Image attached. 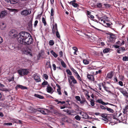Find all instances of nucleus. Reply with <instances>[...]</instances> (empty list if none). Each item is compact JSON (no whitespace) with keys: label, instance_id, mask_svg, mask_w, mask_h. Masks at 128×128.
Masks as SVG:
<instances>
[{"label":"nucleus","instance_id":"nucleus-1","mask_svg":"<svg viewBox=\"0 0 128 128\" xmlns=\"http://www.w3.org/2000/svg\"><path fill=\"white\" fill-rule=\"evenodd\" d=\"M30 34L25 32H20L18 35L17 40L18 42L22 44L29 36Z\"/></svg>","mask_w":128,"mask_h":128},{"label":"nucleus","instance_id":"nucleus-2","mask_svg":"<svg viewBox=\"0 0 128 128\" xmlns=\"http://www.w3.org/2000/svg\"><path fill=\"white\" fill-rule=\"evenodd\" d=\"M68 82L70 86L73 87L74 86V84H77V82L74 77L72 76H69L68 78Z\"/></svg>","mask_w":128,"mask_h":128},{"label":"nucleus","instance_id":"nucleus-3","mask_svg":"<svg viewBox=\"0 0 128 128\" xmlns=\"http://www.w3.org/2000/svg\"><path fill=\"white\" fill-rule=\"evenodd\" d=\"M33 40L31 35L29 36L22 44L24 45H29L32 43Z\"/></svg>","mask_w":128,"mask_h":128},{"label":"nucleus","instance_id":"nucleus-4","mask_svg":"<svg viewBox=\"0 0 128 128\" xmlns=\"http://www.w3.org/2000/svg\"><path fill=\"white\" fill-rule=\"evenodd\" d=\"M18 33L15 30H12L9 32V35L12 38H15L16 37L18 38Z\"/></svg>","mask_w":128,"mask_h":128},{"label":"nucleus","instance_id":"nucleus-5","mask_svg":"<svg viewBox=\"0 0 128 128\" xmlns=\"http://www.w3.org/2000/svg\"><path fill=\"white\" fill-rule=\"evenodd\" d=\"M18 72L22 76L27 74L29 72L26 69L20 70H18Z\"/></svg>","mask_w":128,"mask_h":128},{"label":"nucleus","instance_id":"nucleus-6","mask_svg":"<svg viewBox=\"0 0 128 128\" xmlns=\"http://www.w3.org/2000/svg\"><path fill=\"white\" fill-rule=\"evenodd\" d=\"M38 110L44 114H47L50 112L49 110L46 109H41L38 108Z\"/></svg>","mask_w":128,"mask_h":128},{"label":"nucleus","instance_id":"nucleus-7","mask_svg":"<svg viewBox=\"0 0 128 128\" xmlns=\"http://www.w3.org/2000/svg\"><path fill=\"white\" fill-rule=\"evenodd\" d=\"M122 115V113H120L119 114L118 117V119L121 122L123 121H125V120L126 119V116H122L120 117V116Z\"/></svg>","mask_w":128,"mask_h":128},{"label":"nucleus","instance_id":"nucleus-8","mask_svg":"<svg viewBox=\"0 0 128 128\" xmlns=\"http://www.w3.org/2000/svg\"><path fill=\"white\" fill-rule=\"evenodd\" d=\"M52 32L54 34L55 32L58 31L57 26L56 24L55 23L53 24V27L52 29Z\"/></svg>","mask_w":128,"mask_h":128},{"label":"nucleus","instance_id":"nucleus-9","mask_svg":"<svg viewBox=\"0 0 128 128\" xmlns=\"http://www.w3.org/2000/svg\"><path fill=\"white\" fill-rule=\"evenodd\" d=\"M27 10H22L20 12L21 15L23 16H26L30 14Z\"/></svg>","mask_w":128,"mask_h":128},{"label":"nucleus","instance_id":"nucleus-10","mask_svg":"<svg viewBox=\"0 0 128 128\" xmlns=\"http://www.w3.org/2000/svg\"><path fill=\"white\" fill-rule=\"evenodd\" d=\"M34 80L36 82H39L40 81V77L37 74H34Z\"/></svg>","mask_w":128,"mask_h":128},{"label":"nucleus","instance_id":"nucleus-11","mask_svg":"<svg viewBox=\"0 0 128 128\" xmlns=\"http://www.w3.org/2000/svg\"><path fill=\"white\" fill-rule=\"evenodd\" d=\"M7 14V12L6 11L3 10L0 13V18H2L4 17Z\"/></svg>","mask_w":128,"mask_h":128},{"label":"nucleus","instance_id":"nucleus-12","mask_svg":"<svg viewBox=\"0 0 128 128\" xmlns=\"http://www.w3.org/2000/svg\"><path fill=\"white\" fill-rule=\"evenodd\" d=\"M76 98L78 101H80L81 104H82L85 101V100L84 98H82V100H81L80 96H75Z\"/></svg>","mask_w":128,"mask_h":128},{"label":"nucleus","instance_id":"nucleus-13","mask_svg":"<svg viewBox=\"0 0 128 128\" xmlns=\"http://www.w3.org/2000/svg\"><path fill=\"white\" fill-rule=\"evenodd\" d=\"M46 89L47 92L51 93L52 92V88L50 86V85L48 84V85Z\"/></svg>","mask_w":128,"mask_h":128},{"label":"nucleus","instance_id":"nucleus-14","mask_svg":"<svg viewBox=\"0 0 128 128\" xmlns=\"http://www.w3.org/2000/svg\"><path fill=\"white\" fill-rule=\"evenodd\" d=\"M87 77L90 80L94 81V77L92 75L88 74L87 75Z\"/></svg>","mask_w":128,"mask_h":128},{"label":"nucleus","instance_id":"nucleus-15","mask_svg":"<svg viewBox=\"0 0 128 128\" xmlns=\"http://www.w3.org/2000/svg\"><path fill=\"white\" fill-rule=\"evenodd\" d=\"M16 89L18 88H20L23 90L27 89V87L19 84L17 85L16 87Z\"/></svg>","mask_w":128,"mask_h":128},{"label":"nucleus","instance_id":"nucleus-16","mask_svg":"<svg viewBox=\"0 0 128 128\" xmlns=\"http://www.w3.org/2000/svg\"><path fill=\"white\" fill-rule=\"evenodd\" d=\"M32 20H30L29 22L28 25V28L30 30L32 29Z\"/></svg>","mask_w":128,"mask_h":128},{"label":"nucleus","instance_id":"nucleus-17","mask_svg":"<svg viewBox=\"0 0 128 128\" xmlns=\"http://www.w3.org/2000/svg\"><path fill=\"white\" fill-rule=\"evenodd\" d=\"M6 25L3 22L0 23V28L2 30H4L6 28Z\"/></svg>","mask_w":128,"mask_h":128},{"label":"nucleus","instance_id":"nucleus-18","mask_svg":"<svg viewBox=\"0 0 128 128\" xmlns=\"http://www.w3.org/2000/svg\"><path fill=\"white\" fill-rule=\"evenodd\" d=\"M113 76V72H111L108 73L107 74L106 77L108 78H111Z\"/></svg>","mask_w":128,"mask_h":128},{"label":"nucleus","instance_id":"nucleus-19","mask_svg":"<svg viewBox=\"0 0 128 128\" xmlns=\"http://www.w3.org/2000/svg\"><path fill=\"white\" fill-rule=\"evenodd\" d=\"M10 2L12 4H16L18 3L19 2V0H9Z\"/></svg>","mask_w":128,"mask_h":128},{"label":"nucleus","instance_id":"nucleus-20","mask_svg":"<svg viewBox=\"0 0 128 128\" xmlns=\"http://www.w3.org/2000/svg\"><path fill=\"white\" fill-rule=\"evenodd\" d=\"M76 0H74L73 1H71L70 2V4L72 5L75 8L76 7L78 6V5L77 3H75Z\"/></svg>","mask_w":128,"mask_h":128},{"label":"nucleus","instance_id":"nucleus-21","mask_svg":"<svg viewBox=\"0 0 128 128\" xmlns=\"http://www.w3.org/2000/svg\"><path fill=\"white\" fill-rule=\"evenodd\" d=\"M124 50L125 49L124 47L120 48L117 50V52L118 53H120L121 51L123 52Z\"/></svg>","mask_w":128,"mask_h":128},{"label":"nucleus","instance_id":"nucleus-22","mask_svg":"<svg viewBox=\"0 0 128 128\" xmlns=\"http://www.w3.org/2000/svg\"><path fill=\"white\" fill-rule=\"evenodd\" d=\"M102 86L104 90L107 92H110L109 88L106 87L104 85L102 84Z\"/></svg>","mask_w":128,"mask_h":128},{"label":"nucleus","instance_id":"nucleus-23","mask_svg":"<svg viewBox=\"0 0 128 128\" xmlns=\"http://www.w3.org/2000/svg\"><path fill=\"white\" fill-rule=\"evenodd\" d=\"M110 40L111 41L113 39H114L115 38V36L112 34H110Z\"/></svg>","mask_w":128,"mask_h":128},{"label":"nucleus","instance_id":"nucleus-24","mask_svg":"<svg viewBox=\"0 0 128 128\" xmlns=\"http://www.w3.org/2000/svg\"><path fill=\"white\" fill-rule=\"evenodd\" d=\"M121 92L124 95H125V96H128V94L127 92L123 90L122 89H121Z\"/></svg>","mask_w":128,"mask_h":128},{"label":"nucleus","instance_id":"nucleus-25","mask_svg":"<svg viewBox=\"0 0 128 128\" xmlns=\"http://www.w3.org/2000/svg\"><path fill=\"white\" fill-rule=\"evenodd\" d=\"M61 64L62 66L64 68H66V65L64 62L62 60H60Z\"/></svg>","mask_w":128,"mask_h":128},{"label":"nucleus","instance_id":"nucleus-26","mask_svg":"<svg viewBox=\"0 0 128 128\" xmlns=\"http://www.w3.org/2000/svg\"><path fill=\"white\" fill-rule=\"evenodd\" d=\"M54 10L53 8H52L51 10V16H53L54 15Z\"/></svg>","mask_w":128,"mask_h":128},{"label":"nucleus","instance_id":"nucleus-27","mask_svg":"<svg viewBox=\"0 0 128 128\" xmlns=\"http://www.w3.org/2000/svg\"><path fill=\"white\" fill-rule=\"evenodd\" d=\"M50 52L56 58L57 57V55L53 50H51Z\"/></svg>","mask_w":128,"mask_h":128},{"label":"nucleus","instance_id":"nucleus-28","mask_svg":"<svg viewBox=\"0 0 128 128\" xmlns=\"http://www.w3.org/2000/svg\"><path fill=\"white\" fill-rule=\"evenodd\" d=\"M46 65L48 66L47 67L48 68H50L51 69V67L50 64V61H48L46 63Z\"/></svg>","mask_w":128,"mask_h":128},{"label":"nucleus","instance_id":"nucleus-29","mask_svg":"<svg viewBox=\"0 0 128 128\" xmlns=\"http://www.w3.org/2000/svg\"><path fill=\"white\" fill-rule=\"evenodd\" d=\"M58 89L57 90V92L60 95L61 94V92H60V86L58 85Z\"/></svg>","mask_w":128,"mask_h":128},{"label":"nucleus","instance_id":"nucleus-30","mask_svg":"<svg viewBox=\"0 0 128 128\" xmlns=\"http://www.w3.org/2000/svg\"><path fill=\"white\" fill-rule=\"evenodd\" d=\"M122 60L123 61H128V57L125 56H124L122 59Z\"/></svg>","mask_w":128,"mask_h":128},{"label":"nucleus","instance_id":"nucleus-31","mask_svg":"<svg viewBox=\"0 0 128 128\" xmlns=\"http://www.w3.org/2000/svg\"><path fill=\"white\" fill-rule=\"evenodd\" d=\"M54 44V41L53 40H50L49 41V44L50 45L52 46Z\"/></svg>","mask_w":128,"mask_h":128},{"label":"nucleus","instance_id":"nucleus-32","mask_svg":"<svg viewBox=\"0 0 128 128\" xmlns=\"http://www.w3.org/2000/svg\"><path fill=\"white\" fill-rule=\"evenodd\" d=\"M83 62L84 64H88L89 62L88 60H83Z\"/></svg>","mask_w":128,"mask_h":128},{"label":"nucleus","instance_id":"nucleus-33","mask_svg":"<svg viewBox=\"0 0 128 128\" xmlns=\"http://www.w3.org/2000/svg\"><path fill=\"white\" fill-rule=\"evenodd\" d=\"M110 49L109 48H106L103 50V52L104 53H106L108 52L109 51Z\"/></svg>","mask_w":128,"mask_h":128},{"label":"nucleus","instance_id":"nucleus-34","mask_svg":"<svg viewBox=\"0 0 128 128\" xmlns=\"http://www.w3.org/2000/svg\"><path fill=\"white\" fill-rule=\"evenodd\" d=\"M42 21L44 25L45 26L46 24V23L44 18V17H42Z\"/></svg>","mask_w":128,"mask_h":128},{"label":"nucleus","instance_id":"nucleus-35","mask_svg":"<svg viewBox=\"0 0 128 128\" xmlns=\"http://www.w3.org/2000/svg\"><path fill=\"white\" fill-rule=\"evenodd\" d=\"M97 102H98L102 104V105L105 104V102H103L102 100H97Z\"/></svg>","mask_w":128,"mask_h":128},{"label":"nucleus","instance_id":"nucleus-36","mask_svg":"<svg viewBox=\"0 0 128 128\" xmlns=\"http://www.w3.org/2000/svg\"><path fill=\"white\" fill-rule=\"evenodd\" d=\"M106 110H107L108 111L112 113H113L114 112V111L112 109L110 108H108V107H107V108H106Z\"/></svg>","mask_w":128,"mask_h":128},{"label":"nucleus","instance_id":"nucleus-37","mask_svg":"<svg viewBox=\"0 0 128 128\" xmlns=\"http://www.w3.org/2000/svg\"><path fill=\"white\" fill-rule=\"evenodd\" d=\"M84 94L86 96H90L88 94V92L86 90H84Z\"/></svg>","mask_w":128,"mask_h":128},{"label":"nucleus","instance_id":"nucleus-38","mask_svg":"<svg viewBox=\"0 0 128 128\" xmlns=\"http://www.w3.org/2000/svg\"><path fill=\"white\" fill-rule=\"evenodd\" d=\"M12 124L11 123H4L3 124V125L4 126H11Z\"/></svg>","mask_w":128,"mask_h":128},{"label":"nucleus","instance_id":"nucleus-39","mask_svg":"<svg viewBox=\"0 0 128 128\" xmlns=\"http://www.w3.org/2000/svg\"><path fill=\"white\" fill-rule=\"evenodd\" d=\"M66 72L69 75H71L72 74V73L70 70L68 69H67L66 70Z\"/></svg>","mask_w":128,"mask_h":128},{"label":"nucleus","instance_id":"nucleus-40","mask_svg":"<svg viewBox=\"0 0 128 128\" xmlns=\"http://www.w3.org/2000/svg\"><path fill=\"white\" fill-rule=\"evenodd\" d=\"M75 118L76 120H80V118L78 115H77L75 116Z\"/></svg>","mask_w":128,"mask_h":128},{"label":"nucleus","instance_id":"nucleus-41","mask_svg":"<svg viewBox=\"0 0 128 128\" xmlns=\"http://www.w3.org/2000/svg\"><path fill=\"white\" fill-rule=\"evenodd\" d=\"M56 33V35L57 37L58 38H60V36L59 34V33L58 32V31H57L55 32Z\"/></svg>","mask_w":128,"mask_h":128},{"label":"nucleus","instance_id":"nucleus-42","mask_svg":"<svg viewBox=\"0 0 128 128\" xmlns=\"http://www.w3.org/2000/svg\"><path fill=\"white\" fill-rule=\"evenodd\" d=\"M97 7L98 8H100L102 7V4L100 3H98L96 5Z\"/></svg>","mask_w":128,"mask_h":128},{"label":"nucleus","instance_id":"nucleus-43","mask_svg":"<svg viewBox=\"0 0 128 128\" xmlns=\"http://www.w3.org/2000/svg\"><path fill=\"white\" fill-rule=\"evenodd\" d=\"M48 82L46 81H44L42 84V85H47Z\"/></svg>","mask_w":128,"mask_h":128},{"label":"nucleus","instance_id":"nucleus-44","mask_svg":"<svg viewBox=\"0 0 128 128\" xmlns=\"http://www.w3.org/2000/svg\"><path fill=\"white\" fill-rule=\"evenodd\" d=\"M30 112H33L34 111V109L33 108L30 107Z\"/></svg>","mask_w":128,"mask_h":128},{"label":"nucleus","instance_id":"nucleus-45","mask_svg":"<svg viewBox=\"0 0 128 128\" xmlns=\"http://www.w3.org/2000/svg\"><path fill=\"white\" fill-rule=\"evenodd\" d=\"M44 76L46 80H47L48 79V76L47 74H44Z\"/></svg>","mask_w":128,"mask_h":128},{"label":"nucleus","instance_id":"nucleus-46","mask_svg":"<svg viewBox=\"0 0 128 128\" xmlns=\"http://www.w3.org/2000/svg\"><path fill=\"white\" fill-rule=\"evenodd\" d=\"M71 70H72V71H73V72L75 73V74H76L77 72L76 70H75L73 68H71Z\"/></svg>","mask_w":128,"mask_h":128},{"label":"nucleus","instance_id":"nucleus-47","mask_svg":"<svg viewBox=\"0 0 128 128\" xmlns=\"http://www.w3.org/2000/svg\"><path fill=\"white\" fill-rule=\"evenodd\" d=\"M38 22V21L37 20H36L35 21L34 24V26L35 27H36V26Z\"/></svg>","mask_w":128,"mask_h":128},{"label":"nucleus","instance_id":"nucleus-48","mask_svg":"<svg viewBox=\"0 0 128 128\" xmlns=\"http://www.w3.org/2000/svg\"><path fill=\"white\" fill-rule=\"evenodd\" d=\"M116 44H117L119 45V46H121V42H120L119 41H118L117 42H116Z\"/></svg>","mask_w":128,"mask_h":128},{"label":"nucleus","instance_id":"nucleus-49","mask_svg":"<svg viewBox=\"0 0 128 128\" xmlns=\"http://www.w3.org/2000/svg\"><path fill=\"white\" fill-rule=\"evenodd\" d=\"M14 80V78L13 77L12 78H9L8 80L9 82H10L11 81H13Z\"/></svg>","mask_w":128,"mask_h":128},{"label":"nucleus","instance_id":"nucleus-50","mask_svg":"<svg viewBox=\"0 0 128 128\" xmlns=\"http://www.w3.org/2000/svg\"><path fill=\"white\" fill-rule=\"evenodd\" d=\"M104 5L106 6V8H108L110 6V4H104Z\"/></svg>","mask_w":128,"mask_h":128},{"label":"nucleus","instance_id":"nucleus-51","mask_svg":"<svg viewBox=\"0 0 128 128\" xmlns=\"http://www.w3.org/2000/svg\"><path fill=\"white\" fill-rule=\"evenodd\" d=\"M99 20L100 22H99V23L100 24H101V23L102 22V21L103 20L102 19V18H100L99 19Z\"/></svg>","mask_w":128,"mask_h":128},{"label":"nucleus","instance_id":"nucleus-52","mask_svg":"<svg viewBox=\"0 0 128 128\" xmlns=\"http://www.w3.org/2000/svg\"><path fill=\"white\" fill-rule=\"evenodd\" d=\"M52 66L54 68V70H55L56 69V67L55 64H52Z\"/></svg>","mask_w":128,"mask_h":128},{"label":"nucleus","instance_id":"nucleus-53","mask_svg":"<svg viewBox=\"0 0 128 128\" xmlns=\"http://www.w3.org/2000/svg\"><path fill=\"white\" fill-rule=\"evenodd\" d=\"M90 102L91 105L92 106H94V101L93 100H91Z\"/></svg>","mask_w":128,"mask_h":128},{"label":"nucleus","instance_id":"nucleus-54","mask_svg":"<svg viewBox=\"0 0 128 128\" xmlns=\"http://www.w3.org/2000/svg\"><path fill=\"white\" fill-rule=\"evenodd\" d=\"M118 84L120 85L121 86H122L123 85V82L122 81H119L118 82Z\"/></svg>","mask_w":128,"mask_h":128},{"label":"nucleus","instance_id":"nucleus-55","mask_svg":"<svg viewBox=\"0 0 128 128\" xmlns=\"http://www.w3.org/2000/svg\"><path fill=\"white\" fill-rule=\"evenodd\" d=\"M88 16V18H94V16L91 14L90 15V16Z\"/></svg>","mask_w":128,"mask_h":128},{"label":"nucleus","instance_id":"nucleus-56","mask_svg":"<svg viewBox=\"0 0 128 128\" xmlns=\"http://www.w3.org/2000/svg\"><path fill=\"white\" fill-rule=\"evenodd\" d=\"M114 46L116 48H118L120 47L119 45H114Z\"/></svg>","mask_w":128,"mask_h":128},{"label":"nucleus","instance_id":"nucleus-57","mask_svg":"<svg viewBox=\"0 0 128 128\" xmlns=\"http://www.w3.org/2000/svg\"><path fill=\"white\" fill-rule=\"evenodd\" d=\"M5 87V86L4 85L0 83V88H3Z\"/></svg>","mask_w":128,"mask_h":128},{"label":"nucleus","instance_id":"nucleus-58","mask_svg":"<svg viewBox=\"0 0 128 128\" xmlns=\"http://www.w3.org/2000/svg\"><path fill=\"white\" fill-rule=\"evenodd\" d=\"M3 42L2 38L0 36V44L2 43Z\"/></svg>","mask_w":128,"mask_h":128},{"label":"nucleus","instance_id":"nucleus-59","mask_svg":"<svg viewBox=\"0 0 128 128\" xmlns=\"http://www.w3.org/2000/svg\"><path fill=\"white\" fill-rule=\"evenodd\" d=\"M72 49L74 50L75 51H77L78 50V48L75 47H74L72 48Z\"/></svg>","mask_w":128,"mask_h":128},{"label":"nucleus","instance_id":"nucleus-60","mask_svg":"<svg viewBox=\"0 0 128 128\" xmlns=\"http://www.w3.org/2000/svg\"><path fill=\"white\" fill-rule=\"evenodd\" d=\"M100 108L103 109H104L106 108L105 107L102 105H101L100 106Z\"/></svg>","mask_w":128,"mask_h":128},{"label":"nucleus","instance_id":"nucleus-61","mask_svg":"<svg viewBox=\"0 0 128 128\" xmlns=\"http://www.w3.org/2000/svg\"><path fill=\"white\" fill-rule=\"evenodd\" d=\"M101 72V70H99L98 71H96V74H98V73H100Z\"/></svg>","mask_w":128,"mask_h":128},{"label":"nucleus","instance_id":"nucleus-62","mask_svg":"<svg viewBox=\"0 0 128 128\" xmlns=\"http://www.w3.org/2000/svg\"><path fill=\"white\" fill-rule=\"evenodd\" d=\"M10 11L12 12H14L15 11V9L11 8L10 9Z\"/></svg>","mask_w":128,"mask_h":128},{"label":"nucleus","instance_id":"nucleus-63","mask_svg":"<svg viewBox=\"0 0 128 128\" xmlns=\"http://www.w3.org/2000/svg\"><path fill=\"white\" fill-rule=\"evenodd\" d=\"M56 114L57 115H60V113L58 112L57 111L56 112Z\"/></svg>","mask_w":128,"mask_h":128},{"label":"nucleus","instance_id":"nucleus-64","mask_svg":"<svg viewBox=\"0 0 128 128\" xmlns=\"http://www.w3.org/2000/svg\"><path fill=\"white\" fill-rule=\"evenodd\" d=\"M4 116V115L3 113L0 112V116L1 117H3Z\"/></svg>","mask_w":128,"mask_h":128}]
</instances>
